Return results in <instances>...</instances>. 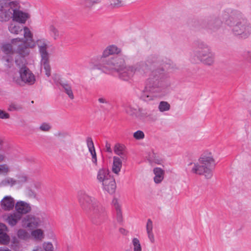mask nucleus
I'll return each mask as SVG.
<instances>
[{"mask_svg": "<svg viewBox=\"0 0 251 251\" xmlns=\"http://www.w3.org/2000/svg\"><path fill=\"white\" fill-rule=\"evenodd\" d=\"M114 151L117 155L120 156V158L123 161L127 160V157L125 150V147L124 145L116 144L114 146Z\"/></svg>", "mask_w": 251, "mask_h": 251, "instance_id": "22", "label": "nucleus"}, {"mask_svg": "<svg viewBox=\"0 0 251 251\" xmlns=\"http://www.w3.org/2000/svg\"><path fill=\"white\" fill-rule=\"evenodd\" d=\"M133 137L136 140H141L144 138V133L141 130H138L133 133Z\"/></svg>", "mask_w": 251, "mask_h": 251, "instance_id": "36", "label": "nucleus"}, {"mask_svg": "<svg viewBox=\"0 0 251 251\" xmlns=\"http://www.w3.org/2000/svg\"><path fill=\"white\" fill-rule=\"evenodd\" d=\"M112 204L116 211V218L118 223H122L123 221L121 205L117 199L114 198L112 201Z\"/></svg>", "mask_w": 251, "mask_h": 251, "instance_id": "23", "label": "nucleus"}, {"mask_svg": "<svg viewBox=\"0 0 251 251\" xmlns=\"http://www.w3.org/2000/svg\"><path fill=\"white\" fill-rule=\"evenodd\" d=\"M222 21L218 17L210 16L204 23V27L211 31H217L222 25Z\"/></svg>", "mask_w": 251, "mask_h": 251, "instance_id": "14", "label": "nucleus"}, {"mask_svg": "<svg viewBox=\"0 0 251 251\" xmlns=\"http://www.w3.org/2000/svg\"><path fill=\"white\" fill-rule=\"evenodd\" d=\"M50 128V126L49 124L46 123L42 124L39 126L40 130L45 132L49 131Z\"/></svg>", "mask_w": 251, "mask_h": 251, "instance_id": "39", "label": "nucleus"}, {"mask_svg": "<svg viewBox=\"0 0 251 251\" xmlns=\"http://www.w3.org/2000/svg\"><path fill=\"white\" fill-rule=\"evenodd\" d=\"M92 155V161L95 165H97V158L95 149L89 151Z\"/></svg>", "mask_w": 251, "mask_h": 251, "instance_id": "44", "label": "nucleus"}, {"mask_svg": "<svg viewBox=\"0 0 251 251\" xmlns=\"http://www.w3.org/2000/svg\"><path fill=\"white\" fill-rule=\"evenodd\" d=\"M32 251H43V250L41 247H36L33 249Z\"/></svg>", "mask_w": 251, "mask_h": 251, "instance_id": "54", "label": "nucleus"}, {"mask_svg": "<svg viewBox=\"0 0 251 251\" xmlns=\"http://www.w3.org/2000/svg\"><path fill=\"white\" fill-rule=\"evenodd\" d=\"M47 31L50 35L54 40L58 39L61 36V33L59 30L53 25H49L47 26Z\"/></svg>", "mask_w": 251, "mask_h": 251, "instance_id": "28", "label": "nucleus"}, {"mask_svg": "<svg viewBox=\"0 0 251 251\" xmlns=\"http://www.w3.org/2000/svg\"><path fill=\"white\" fill-rule=\"evenodd\" d=\"M6 158V154L2 150V146H1V149L0 150V163L5 161Z\"/></svg>", "mask_w": 251, "mask_h": 251, "instance_id": "45", "label": "nucleus"}, {"mask_svg": "<svg viewBox=\"0 0 251 251\" xmlns=\"http://www.w3.org/2000/svg\"><path fill=\"white\" fill-rule=\"evenodd\" d=\"M105 148L106 151L111 153L112 152V149L111 148V145L108 142H106L105 144Z\"/></svg>", "mask_w": 251, "mask_h": 251, "instance_id": "50", "label": "nucleus"}, {"mask_svg": "<svg viewBox=\"0 0 251 251\" xmlns=\"http://www.w3.org/2000/svg\"><path fill=\"white\" fill-rule=\"evenodd\" d=\"M17 235L19 238L23 239H27L29 236L27 231L23 229H19L18 231Z\"/></svg>", "mask_w": 251, "mask_h": 251, "instance_id": "34", "label": "nucleus"}, {"mask_svg": "<svg viewBox=\"0 0 251 251\" xmlns=\"http://www.w3.org/2000/svg\"><path fill=\"white\" fill-rule=\"evenodd\" d=\"M159 110H169L170 105L166 101H161L159 103Z\"/></svg>", "mask_w": 251, "mask_h": 251, "instance_id": "37", "label": "nucleus"}, {"mask_svg": "<svg viewBox=\"0 0 251 251\" xmlns=\"http://www.w3.org/2000/svg\"><path fill=\"white\" fill-rule=\"evenodd\" d=\"M43 247L45 251H52L53 249V245L50 242H44Z\"/></svg>", "mask_w": 251, "mask_h": 251, "instance_id": "38", "label": "nucleus"}, {"mask_svg": "<svg viewBox=\"0 0 251 251\" xmlns=\"http://www.w3.org/2000/svg\"><path fill=\"white\" fill-rule=\"evenodd\" d=\"M111 177L109 170L106 168H102L99 170L97 178L99 182L103 183Z\"/></svg>", "mask_w": 251, "mask_h": 251, "instance_id": "21", "label": "nucleus"}, {"mask_svg": "<svg viewBox=\"0 0 251 251\" xmlns=\"http://www.w3.org/2000/svg\"><path fill=\"white\" fill-rule=\"evenodd\" d=\"M22 215L17 212L9 214L6 219V222L11 226H15L18 222L21 219Z\"/></svg>", "mask_w": 251, "mask_h": 251, "instance_id": "26", "label": "nucleus"}, {"mask_svg": "<svg viewBox=\"0 0 251 251\" xmlns=\"http://www.w3.org/2000/svg\"><path fill=\"white\" fill-rule=\"evenodd\" d=\"M1 140L0 139V150L1 149Z\"/></svg>", "mask_w": 251, "mask_h": 251, "instance_id": "57", "label": "nucleus"}, {"mask_svg": "<svg viewBox=\"0 0 251 251\" xmlns=\"http://www.w3.org/2000/svg\"><path fill=\"white\" fill-rule=\"evenodd\" d=\"M248 59H249V60L251 61V52L248 53Z\"/></svg>", "mask_w": 251, "mask_h": 251, "instance_id": "56", "label": "nucleus"}, {"mask_svg": "<svg viewBox=\"0 0 251 251\" xmlns=\"http://www.w3.org/2000/svg\"><path fill=\"white\" fill-rule=\"evenodd\" d=\"M69 134L67 132H59L57 133V136L61 138H65L68 136Z\"/></svg>", "mask_w": 251, "mask_h": 251, "instance_id": "52", "label": "nucleus"}, {"mask_svg": "<svg viewBox=\"0 0 251 251\" xmlns=\"http://www.w3.org/2000/svg\"><path fill=\"white\" fill-rule=\"evenodd\" d=\"M78 199L80 207L89 215L94 225H100L104 221L106 217L105 208L95 198L80 191Z\"/></svg>", "mask_w": 251, "mask_h": 251, "instance_id": "3", "label": "nucleus"}, {"mask_svg": "<svg viewBox=\"0 0 251 251\" xmlns=\"http://www.w3.org/2000/svg\"><path fill=\"white\" fill-rule=\"evenodd\" d=\"M15 62H16V63L17 65H19V64H18V61L17 60H15Z\"/></svg>", "mask_w": 251, "mask_h": 251, "instance_id": "58", "label": "nucleus"}, {"mask_svg": "<svg viewBox=\"0 0 251 251\" xmlns=\"http://www.w3.org/2000/svg\"><path fill=\"white\" fill-rule=\"evenodd\" d=\"M127 66H126L124 59L121 56H113L104 58L102 60L98 57H94L91 59L89 64L91 70H100L105 73H110L112 71L119 73V77L122 79L121 76Z\"/></svg>", "mask_w": 251, "mask_h": 251, "instance_id": "4", "label": "nucleus"}, {"mask_svg": "<svg viewBox=\"0 0 251 251\" xmlns=\"http://www.w3.org/2000/svg\"><path fill=\"white\" fill-rule=\"evenodd\" d=\"M121 49L118 47L116 45H110L105 48L101 55L98 57H99L100 59L102 60L104 58H107L110 55L118 54L121 53Z\"/></svg>", "mask_w": 251, "mask_h": 251, "instance_id": "16", "label": "nucleus"}, {"mask_svg": "<svg viewBox=\"0 0 251 251\" xmlns=\"http://www.w3.org/2000/svg\"><path fill=\"white\" fill-rule=\"evenodd\" d=\"M18 180V183L23 184L27 182L28 177L25 175H21L19 177Z\"/></svg>", "mask_w": 251, "mask_h": 251, "instance_id": "42", "label": "nucleus"}, {"mask_svg": "<svg viewBox=\"0 0 251 251\" xmlns=\"http://www.w3.org/2000/svg\"><path fill=\"white\" fill-rule=\"evenodd\" d=\"M103 190L107 191L108 193L113 194L116 189V184L115 179L111 177L107 180L105 182L102 183Z\"/></svg>", "mask_w": 251, "mask_h": 251, "instance_id": "20", "label": "nucleus"}, {"mask_svg": "<svg viewBox=\"0 0 251 251\" xmlns=\"http://www.w3.org/2000/svg\"><path fill=\"white\" fill-rule=\"evenodd\" d=\"M215 160L212 152L205 151L201 156L197 163H191L189 166H192L191 172L195 174L203 175L207 179L212 176V170L214 166Z\"/></svg>", "mask_w": 251, "mask_h": 251, "instance_id": "6", "label": "nucleus"}, {"mask_svg": "<svg viewBox=\"0 0 251 251\" xmlns=\"http://www.w3.org/2000/svg\"><path fill=\"white\" fill-rule=\"evenodd\" d=\"M23 27L19 25L18 24V23H10L8 25V30L9 31L13 34H19L20 33L22 32L23 30Z\"/></svg>", "mask_w": 251, "mask_h": 251, "instance_id": "27", "label": "nucleus"}, {"mask_svg": "<svg viewBox=\"0 0 251 251\" xmlns=\"http://www.w3.org/2000/svg\"><path fill=\"white\" fill-rule=\"evenodd\" d=\"M149 63V61L147 60L146 61L138 62L133 66H127L125 70L126 72L122 74V79L126 81L128 80L134 75L146 76L150 72Z\"/></svg>", "mask_w": 251, "mask_h": 251, "instance_id": "9", "label": "nucleus"}, {"mask_svg": "<svg viewBox=\"0 0 251 251\" xmlns=\"http://www.w3.org/2000/svg\"><path fill=\"white\" fill-rule=\"evenodd\" d=\"M24 30L23 38H16L11 40V42L15 46H17V51L23 57L28 55L30 53V49H33L36 44L33 38V34L27 26L23 28Z\"/></svg>", "mask_w": 251, "mask_h": 251, "instance_id": "8", "label": "nucleus"}, {"mask_svg": "<svg viewBox=\"0 0 251 251\" xmlns=\"http://www.w3.org/2000/svg\"><path fill=\"white\" fill-rule=\"evenodd\" d=\"M0 251H11L7 247H0Z\"/></svg>", "mask_w": 251, "mask_h": 251, "instance_id": "53", "label": "nucleus"}, {"mask_svg": "<svg viewBox=\"0 0 251 251\" xmlns=\"http://www.w3.org/2000/svg\"><path fill=\"white\" fill-rule=\"evenodd\" d=\"M10 115L5 111H0V118L2 119H9Z\"/></svg>", "mask_w": 251, "mask_h": 251, "instance_id": "47", "label": "nucleus"}, {"mask_svg": "<svg viewBox=\"0 0 251 251\" xmlns=\"http://www.w3.org/2000/svg\"><path fill=\"white\" fill-rule=\"evenodd\" d=\"M147 232L152 231L153 230V223L151 219H149L147 220V222L146 226Z\"/></svg>", "mask_w": 251, "mask_h": 251, "instance_id": "41", "label": "nucleus"}, {"mask_svg": "<svg viewBox=\"0 0 251 251\" xmlns=\"http://www.w3.org/2000/svg\"><path fill=\"white\" fill-rule=\"evenodd\" d=\"M36 46L38 48L41 56L40 65L41 69H44L46 75L49 77L51 75L50 67L49 61V53L48 51L49 41L45 38H40L35 41Z\"/></svg>", "mask_w": 251, "mask_h": 251, "instance_id": "10", "label": "nucleus"}, {"mask_svg": "<svg viewBox=\"0 0 251 251\" xmlns=\"http://www.w3.org/2000/svg\"><path fill=\"white\" fill-rule=\"evenodd\" d=\"M154 74L153 72L150 73L146 86L140 96V99L143 101L149 102L153 100L159 96L163 89L162 82L159 80L158 76L154 75Z\"/></svg>", "mask_w": 251, "mask_h": 251, "instance_id": "7", "label": "nucleus"}, {"mask_svg": "<svg viewBox=\"0 0 251 251\" xmlns=\"http://www.w3.org/2000/svg\"><path fill=\"white\" fill-rule=\"evenodd\" d=\"M17 46H15L12 42L11 43L4 44L1 47L2 52L6 55V56L3 57V61L5 66L10 67L12 65L13 61V56L15 53H18L20 55L17 51Z\"/></svg>", "mask_w": 251, "mask_h": 251, "instance_id": "11", "label": "nucleus"}, {"mask_svg": "<svg viewBox=\"0 0 251 251\" xmlns=\"http://www.w3.org/2000/svg\"><path fill=\"white\" fill-rule=\"evenodd\" d=\"M128 114L132 119L137 121H155L157 119L156 116L151 113H148L147 111H130Z\"/></svg>", "mask_w": 251, "mask_h": 251, "instance_id": "13", "label": "nucleus"}, {"mask_svg": "<svg viewBox=\"0 0 251 251\" xmlns=\"http://www.w3.org/2000/svg\"><path fill=\"white\" fill-rule=\"evenodd\" d=\"M31 235L35 239L40 241H42L45 237L43 230L40 228L33 230Z\"/></svg>", "mask_w": 251, "mask_h": 251, "instance_id": "30", "label": "nucleus"}, {"mask_svg": "<svg viewBox=\"0 0 251 251\" xmlns=\"http://www.w3.org/2000/svg\"><path fill=\"white\" fill-rule=\"evenodd\" d=\"M155 175L154 180L156 183H159L162 181L164 178V172L160 168H155L153 169Z\"/></svg>", "mask_w": 251, "mask_h": 251, "instance_id": "29", "label": "nucleus"}, {"mask_svg": "<svg viewBox=\"0 0 251 251\" xmlns=\"http://www.w3.org/2000/svg\"><path fill=\"white\" fill-rule=\"evenodd\" d=\"M122 159H121L119 157H113V162L112 168V171L113 173L116 175H119L122 168Z\"/></svg>", "mask_w": 251, "mask_h": 251, "instance_id": "24", "label": "nucleus"}, {"mask_svg": "<svg viewBox=\"0 0 251 251\" xmlns=\"http://www.w3.org/2000/svg\"><path fill=\"white\" fill-rule=\"evenodd\" d=\"M19 74L21 81L28 85L33 84L36 78L32 72L26 66H23L20 68Z\"/></svg>", "mask_w": 251, "mask_h": 251, "instance_id": "12", "label": "nucleus"}, {"mask_svg": "<svg viewBox=\"0 0 251 251\" xmlns=\"http://www.w3.org/2000/svg\"><path fill=\"white\" fill-rule=\"evenodd\" d=\"M15 205V200L11 196H6L0 201V206L2 210L9 211L13 209Z\"/></svg>", "mask_w": 251, "mask_h": 251, "instance_id": "17", "label": "nucleus"}, {"mask_svg": "<svg viewBox=\"0 0 251 251\" xmlns=\"http://www.w3.org/2000/svg\"><path fill=\"white\" fill-rule=\"evenodd\" d=\"M192 62L200 61L207 66H211L214 63L215 54L211 47L205 42L198 40L194 42V50L190 56Z\"/></svg>", "mask_w": 251, "mask_h": 251, "instance_id": "5", "label": "nucleus"}, {"mask_svg": "<svg viewBox=\"0 0 251 251\" xmlns=\"http://www.w3.org/2000/svg\"><path fill=\"white\" fill-rule=\"evenodd\" d=\"M10 109H16L17 108V106L15 104H12L11 105H10Z\"/></svg>", "mask_w": 251, "mask_h": 251, "instance_id": "55", "label": "nucleus"}, {"mask_svg": "<svg viewBox=\"0 0 251 251\" xmlns=\"http://www.w3.org/2000/svg\"><path fill=\"white\" fill-rule=\"evenodd\" d=\"M10 172V169L7 164H0V175H7Z\"/></svg>", "mask_w": 251, "mask_h": 251, "instance_id": "32", "label": "nucleus"}, {"mask_svg": "<svg viewBox=\"0 0 251 251\" xmlns=\"http://www.w3.org/2000/svg\"><path fill=\"white\" fill-rule=\"evenodd\" d=\"M241 16V13L240 11L226 8L222 12L221 18L226 25L232 26L231 31L235 36L245 39L251 35V24L244 18L236 22L235 20Z\"/></svg>", "mask_w": 251, "mask_h": 251, "instance_id": "2", "label": "nucleus"}, {"mask_svg": "<svg viewBox=\"0 0 251 251\" xmlns=\"http://www.w3.org/2000/svg\"><path fill=\"white\" fill-rule=\"evenodd\" d=\"M42 224L41 219L32 215H28L23 220V225L30 228L39 226Z\"/></svg>", "mask_w": 251, "mask_h": 251, "instance_id": "15", "label": "nucleus"}, {"mask_svg": "<svg viewBox=\"0 0 251 251\" xmlns=\"http://www.w3.org/2000/svg\"><path fill=\"white\" fill-rule=\"evenodd\" d=\"M98 101L100 103L106 104L108 106L107 108H111L109 106L110 105L109 101H108L106 99H105L104 98H100L98 99Z\"/></svg>", "mask_w": 251, "mask_h": 251, "instance_id": "49", "label": "nucleus"}, {"mask_svg": "<svg viewBox=\"0 0 251 251\" xmlns=\"http://www.w3.org/2000/svg\"><path fill=\"white\" fill-rule=\"evenodd\" d=\"M100 2V0H83L82 4L86 7H90Z\"/></svg>", "mask_w": 251, "mask_h": 251, "instance_id": "35", "label": "nucleus"}, {"mask_svg": "<svg viewBox=\"0 0 251 251\" xmlns=\"http://www.w3.org/2000/svg\"><path fill=\"white\" fill-rule=\"evenodd\" d=\"M30 18V14L22 9L19 0H0V22H13L25 24Z\"/></svg>", "mask_w": 251, "mask_h": 251, "instance_id": "1", "label": "nucleus"}, {"mask_svg": "<svg viewBox=\"0 0 251 251\" xmlns=\"http://www.w3.org/2000/svg\"><path fill=\"white\" fill-rule=\"evenodd\" d=\"M7 227L4 224L0 223V243L7 245L9 243L10 238L7 234Z\"/></svg>", "mask_w": 251, "mask_h": 251, "instance_id": "19", "label": "nucleus"}, {"mask_svg": "<svg viewBox=\"0 0 251 251\" xmlns=\"http://www.w3.org/2000/svg\"><path fill=\"white\" fill-rule=\"evenodd\" d=\"M132 243L133 246V251H141V246L138 239L137 238H133Z\"/></svg>", "mask_w": 251, "mask_h": 251, "instance_id": "33", "label": "nucleus"}, {"mask_svg": "<svg viewBox=\"0 0 251 251\" xmlns=\"http://www.w3.org/2000/svg\"><path fill=\"white\" fill-rule=\"evenodd\" d=\"M15 209L17 213L20 214H25L31 211L30 204L24 201H18L15 204Z\"/></svg>", "mask_w": 251, "mask_h": 251, "instance_id": "18", "label": "nucleus"}, {"mask_svg": "<svg viewBox=\"0 0 251 251\" xmlns=\"http://www.w3.org/2000/svg\"><path fill=\"white\" fill-rule=\"evenodd\" d=\"M86 143L89 151L95 149L94 143L91 137L87 138Z\"/></svg>", "mask_w": 251, "mask_h": 251, "instance_id": "40", "label": "nucleus"}, {"mask_svg": "<svg viewBox=\"0 0 251 251\" xmlns=\"http://www.w3.org/2000/svg\"><path fill=\"white\" fill-rule=\"evenodd\" d=\"M148 238L151 243H154L155 242L154 236L153 231L147 232Z\"/></svg>", "mask_w": 251, "mask_h": 251, "instance_id": "48", "label": "nucleus"}, {"mask_svg": "<svg viewBox=\"0 0 251 251\" xmlns=\"http://www.w3.org/2000/svg\"><path fill=\"white\" fill-rule=\"evenodd\" d=\"M250 8H251V5H250Z\"/></svg>", "mask_w": 251, "mask_h": 251, "instance_id": "59", "label": "nucleus"}, {"mask_svg": "<svg viewBox=\"0 0 251 251\" xmlns=\"http://www.w3.org/2000/svg\"><path fill=\"white\" fill-rule=\"evenodd\" d=\"M119 231L121 234L124 235H126L128 233L127 230L123 227L120 228Z\"/></svg>", "mask_w": 251, "mask_h": 251, "instance_id": "51", "label": "nucleus"}, {"mask_svg": "<svg viewBox=\"0 0 251 251\" xmlns=\"http://www.w3.org/2000/svg\"><path fill=\"white\" fill-rule=\"evenodd\" d=\"M27 195L28 197L30 198H35L36 197V192L34 190H33L31 189H29L27 190Z\"/></svg>", "mask_w": 251, "mask_h": 251, "instance_id": "46", "label": "nucleus"}, {"mask_svg": "<svg viewBox=\"0 0 251 251\" xmlns=\"http://www.w3.org/2000/svg\"><path fill=\"white\" fill-rule=\"evenodd\" d=\"M110 5L112 7H118L121 5L122 1L121 0H109Z\"/></svg>", "mask_w": 251, "mask_h": 251, "instance_id": "43", "label": "nucleus"}, {"mask_svg": "<svg viewBox=\"0 0 251 251\" xmlns=\"http://www.w3.org/2000/svg\"><path fill=\"white\" fill-rule=\"evenodd\" d=\"M17 184V179L10 176H6L0 182V186L12 187Z\"/></svg>", "mask_w": 251, "mask_h": 251, "instance_id": "25", "label": "nucleus"}, {"mask_svg": "<svg viewBox=\"0 0 251 251\" xmlns=\"http://www.w3.org/2000/svg\"><path fill=\"white\" fill-rule=\"evenodd\" d=\"M64 91L68 96V97L73 100L74 99V94L72 91V87L68 84H63L62 85Z\"/></svg>", "mask_w": 251, "mask_h": 251, "instance_id": "31", "label": "nucleus"}]
</instances>
